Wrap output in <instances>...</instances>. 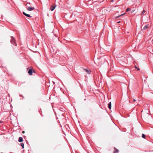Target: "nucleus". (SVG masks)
<instances>
[{
  "instance_id": "obj_18",
  "label": "nucleus",
  "mask_w": 153,
  "mask_h": 153,
  "mask_svg": "<svg viewBox=\"0 0 153 153\" xmlns=\"http://www.w3.org/2000/svg\"><path fill=\"white\" fill-rule=\"evenodd\" d=\"M136 69H137V70H138V71L140 70V69L138 68H136Z\"/></svg>"
},
{
  "instance_id": "obj_4",
  "label": "nucleus",
  "mask_w": 153,
  "mask_h": 153,
  "mask_svg": "<svg viewBox=\"0 0 153 153\" xmlns=\"http://www.w3.org/2000/svg\"><path fill=\"white\" fill-rule=\"evenodd\" d=\"M11 42L13 44H14V43H15V39L13 37L12 38V39L11 40Z\"/></svg>"
},
{
  "instance_id": "obj_19",
  "label": "nucleus",
  "mask_w": 153,
  "mask_h": 153,
  "mask_svg": "<svg viewBox=\"0 0 153 153\" xmlns=\"http://www.w3.org/2000/svg\"><path fill=\"white\" fill-rule=\"evenodd\" d=\"M120 22V21H119V22H117V23H119Z\"/></svg>"
},
{
  "instance_id": "obj_5",
  "label": "nucleus",
  "mask_w": 153,
  "mask_h": 153,
  "mask_svg": "<svg viewBox=\"0 0 153 153\" xmlns=\"http://www.w3.org/2000/svg\"><path fill=\"white\" fill-rule=\"evenodd\" d=\"M28 74L31 75L32 74V69H30L28 71Z\"/></svg>"
},
{
  "instance_id": "obj_24",
  "label": "nucleus",
  "mask_w": 153,
  "mask_h": 153,
  "mask_svg": "<svg viewBox=\"0 0 153 153\" xmlns=\"http://www.w3.org/2000/svg\"><path fill=\"white\" fill-rule=\"evenodd\" d=\"M1 122L0 121V123H1Z\"/></svg>"
},
{
  "instance_id": "obj_3",
  "label": "nucleus",
  "mask_w": 153,
  "mask_h": 153,
  "mask_svg": "<svg viewBox=\"0 0 153 153\" xmlns=\"http://www.w3.org/2000/svg\"><path fill=\"white\" fill-rule=\"evenodd\" d=\"M149 25H147L145 26L142 29V30H144L148 28Z\"/></svg>"
},
{
  "instance_id": "obj_2",
  "label": "nucleus",
  "mask_w": 153,
  "mask_h": 153,
  "mask_svg": "<svg viewBox=\"0 0 153 153\" xmlns=\"http://www.w3.org/2000/svg\"><path fill=\"white\" fill-rule=\"evenodd\" d=\"M56 7V5H55V6L54 7L53 6H51V8H50V10L51 11H52L55 9Z\"/></svg>"
},
{
  "instance_id": "obj_22",
  "label": "nucleus",
  "mask_w": 153,
  "mask_h": 153,
  "mask_svg": "<svg viewBox=\"0 0 153 153\" xmlns=\"http://www.w3.org/2000/svg\"><path fill=\"white\" fill-rule=\"evenodd\" d=\"M135 68H137V66H135Z\"/></svg>"
},
{
  "instance_id": "obj_8",
  "label": "nucleus",
  "mask_w": 153,
  "mask_h": 153,
  "mask_svg": "<svg viewBox=\"0 0 153 153\" xmlns=\"http://www.w3.org/2000/svg\"><path fill=\"white\" fill-rule=\"evenodd\" d=\"M111 102H110L108 104V108L109 109H111Z\"/></svg>"
},
{
  "instance_id": "obj_7",
  "label": "nucleus",
  "mask_w": 153,
  "mask_h": 153,
  "mask_svg": "<svg viewBox=\"0 0 153 153\" xmlns=\"http://www.w3.org/2000/svg\"><path fill=\"white\" fill-rule=\"evenodd\" d=\"M18 140L19 142H22L23 141V140L22 138L21 137H19Z\"/></svg>"
},
{
  "instance_id": "obj_6",
  "label": "nucleus",
  "mask_w": 153,
  "mask_h": 153,
  "mask_svg": "<svg viewBox=\"0 0 153 153\" xmlns=\"http://www.w3.org/2000/svg\"><path fill=\"white\" fill-rule=\"evenodd\" d=\"M23 14L25 16L28 17H31V16L29 15V14H26V13H25V12H23Z\"/></svg>"
},
{
  "instance_id": "obj_17",
  "label": "nucleus",
  "mask_w": 153,
  "mask_h": 153,
  "mask_svg": "<svg viewBox=\"0 0 153 153\" xmlns=\"http://www.w3.org/2000/svg\"><path fill=\"white\" fill-rule=\"evenodd\" d=\"M126 14L125 13H123V14H121L120 15H119L120 17L121 16H122L123 15H124V14Z\"/></svg>"
},
{
  "instance_id": "obj_23",
  "label": "nucleus",
  "mask_w": 153,
  "mask_h": 153,
  "mask_svg": "<svg viewBox=\"0 0 153 153\" xmlns=\"http://www.w3.org/2000/svg\"><path fill=\"white\" fill-rule=\"evenodd\" d=\"M134 11H132V12H133Z\"/></svg>"
},
{
  "instance_id": "obj_21",
  "label": "nucleus",
  "mask_w": 153,
  "mask_h": 153,
  "mask_svg": "<svg viewBox=\"0 0 153 153\" xmlns=\"http://www.w3.org/2000/svg\"><path fill=\"white\" fill-rule=\"evenodd\" d=\"M24 132H25V131H22V133H24Z\"/></svg>"
},
{
  "instance_id": "obj_14",
  "label": "nucleus",
  "mask_w": 153,
  "mask_h": 153,
  "mask_svg": "<svg viewBox=\"0 0 153 153\" xmlns=\"http://www.w3.org/2000/svg\"><path fill=\"white\" fill-rule=\"evenodd\" d=\"M145 134H142V137L143 138H145Z\"/></svg>"
},
{
  "instance_id": "obj_11",
  "label": "nucleus",
  "mask_w": 153,
  "mask_h": 153,
  "mask_svg": "<svg viewBox=\"0 0 153 153\" xmlns=\"http://www.w3.org/2000/svg\"><path fill=\"white\" fill-rule=\"evenodd\" d=\"M21 145L22 147V148H24V144L23 143H21Z\"/></svg>"
},
{
  "instance_id": "obj_16",
  "label": "nucleus",
  "mask_w": 153,
  "mask_h": 153,
  "mask_svg": "<svg viewBox=\"0 0 153 153\" xmlns=\"http://www.w3.org/2000/svg\"><path fill=\"white\" fill-rule=\"evenodd\" d=\"M120 17V16H116V17H115V19H117V18H119Z\"/></svg>"
},
{
  "instance_id": "obj_15",
  "label": "nucleus",
  "mask_w": 153,
  "mask_h": 153,
  "mask_svg": "<svg viewBox=\"0 0 153 153\" xmlns=\"http://www.w3.org/2000/svg\"><path fill=\"white\" fill-rule=\"evenodd\" d=\"M146 11L145 10H143L142 12V14H143Z\"/></svg>"
},
{
  "instance_id": "obj_9",
  "label": "nucleus",
  "mask_w": 153,
  "mask_h": 153,
  "mask_svg": "<svg viewBox=\"0 0 153 153\" xmlns=\"http://www.w3.org/2000/svg\"><path fill=\"white\" fill-rule=\"evenodd\" d=\"M26 5L27 8L28 7H30V3H27V4H26Z\"/></svg>"
},
{
  "instance_id": "obj_10",
  "label": "nucleus",
  "mask_w": 153,
  "mask_h": 153,
  "mask_svg": "<svg viewBox=\"0 0 153 153\" xmlns=\"http://www.w3.org/2000/svg\"><path fill=\"white\" fill-rule=\"evenodd\" d=\"M85 70L89 74H90V71L89 70L85 69Z\"/></svg>"
},
{
  "instance_id": "obj_13",
  "label": "nucleus",
  "mask_w": 153,
  "mask_h": 153,
  "mask_svg": "<svg viewBox=\"0 0 153 153\" xmlns=\"http://www.w3.org/2000/svg\"><path fill=\"white\" fill-rule=\"evenodd\" d=\"M130 10H131V9L130 8H128L126 10L128 12V11H130Z\"/></svg>"
},
{
  "instance_id": "obj_1",
  "label": "nucleus",
  "mask_w": 153,
  "mask_h": 153,
  "mask_svg": "<svg viewBox=\"0 0 153 153\" xmlns=\"http://www.w3.org/2000/svg\"><path fill=\"white\" fill-rule=\"evenodd\" d=\"M35 9L34 7H28L27 8V10L28 11H31Z\"/></svg>"
},
{
  "instance_id": "obj_12",
  "label": "nucleus",
  "mask_w": 153,
  "mask_h": 153,
  "mask_svg": "<svg viewBox=\"0 0 153 153\" xmlns=\"http://www.w3.org/2000/svg\"><path fill=\"white\" fill-rule=\"evenodd\" d=\"M118 150L117 149H116V150L113 153H118Z\"/></svg>"
},
{
  "instance_id": "obj_20",
  "label": "nucleus",
  "mask_w": 153,
  "mask_h": 153,
  "mask_svg": "<svg viewBox=\"0 0 153 153\" xmlns=\"http://www.w3.org/2000/svg\"><path fill=\"white\" fill-rule=\"evenodd\" d=\"M133 101H134V102H135V101H136V100H135L134 99H133Z\"/></svg>"
}]
</instances>
